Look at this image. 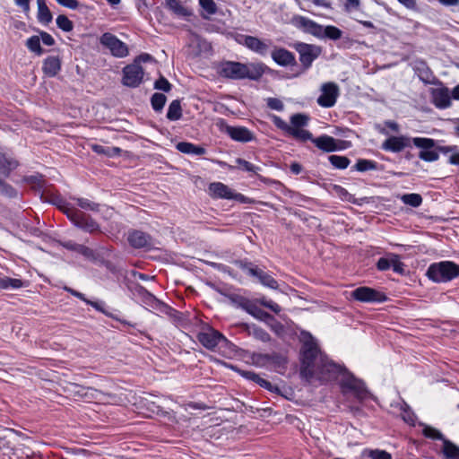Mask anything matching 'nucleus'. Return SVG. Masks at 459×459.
<instances>
[{
	"instance_id": "1",
	"label": "nucleus",
	"mask_w": 459,
	"mask_h": 459,
	"mask_svg": "<svg viewBox=\"0 0 459 459\" xmlns=\"http://www.w3.org/2000/svg\"><path fill=\"white\" fill-rule=\"evenodd\" d=\"M302 341L301 376L307 381L314 377L321 381H329L337 377L342 371V368L328 359L318 348L313 336L308 333H303Z\"/></svg>"
},
{
	"instance_id": "2",
	"label": "nucleus",
	"mask_w": 459,
	"mask_h": 459,
	"mask_svg": "<svg viewBox=\"0 0 459 459\" xmlns=\"http://www.w3.org/2000/svg\"><path fill=\"white\" fill-rule=\"evenodd\" d=\"M260 65L227 61L221 65L219 73L221 76L232 80H258L263 74Z\"/></svg>"
},
{
	"instance_id": "3",
	"label": "nucleus",
	"mask_w": 459,
	"mask_h": 459,
	"mask_svg": "<svg viewBox=\"0 0 459 459\" xmlns=\"http://www.w3.org/2000/svg\"><path fill=\"white\" fill-rule=\"evenodd\" d=\"M274 126L300 142H306L312 139V134L303 127L308 124L309 117L306 114H294L290 117V125L287 124L278 116L272 117Z\"/></svg>"
},
{
	"instance_id": "4",
	"label": "nucleus",
	"mask_w": 459,
	"mask_h": 459,
	"mask_svg": "<svg viewBox=\"0 0 459 459\" xmlns=\"http://www.w3.org/2000/svg\"><path fill=\"white\" fill-rule=\"evenodd\" d=\"M427 275L436 282H446L459 276V265L451 261L432 264Z\"/></svg>"
},
{
	"instance_id": "5",
	"label": "nucleus",
	"mask_w": 459,
	"mask_h": 459,
	"mask_svg": "<svg viewBox=\"0 0 459 459\" xmlns=\"http://www.w3.org/2000/svg\"><path fill=\"white\" fill-rule=\"evenodd\" d=\"M341 386L344 395H352L359 402L370 397V393L365 386V384L351 374L343 376Z\"/></svg>"
},
{
	"instance_id": "6",
	"label": "nucleus",
	"mask_w": 459,
	"mask_h": 459,
	"mask_svg": "<svg viewBox=\"0 0 459 459\" xmlns=\"http://www.w3.org/2000/svg\"><path fill=\"white\" fill-rule=\"evenodd\" d=\"M67 217L78 228L92 233L100 230L99 224L89 215L74 208H68L65 211Z\"/></svg>"
},
{
	"instance_id": "7",
	"label": "nucleus",
	"mask_w": 459,
	"mask_h": 459,
	"mask_svg": "<svg viewBox=\"0 0 459 459\" xmlns=\"http://www.w3.org/2000/svg\"><path fill=\"white\" fill-rule=\"evenodd\" d=\"M294 48L299 54V61L305 69L311 66L313 61L322 53V48L313 44L297 42Z\"/></svg>"
},
{
	"instance_id": "8",
	"label": "nucleus",
	"mask_w": 459,
	"mask_h": 459,
	"mask_svg": "<svg viewBox=\"0 0 459 459\" xmlns=\"http://www.w3.org/2000/svg\"><path fill=\"white\" fill-rule=\"evenodd\" d=\"M197 339L204 347L212 351L215 350L220 344L228 342L223 334L212 328H206L201 331L197 334Z\"/></svg>"
},
{
	"instance_id": "9",
	"label": "nucleus",
	"mask_w": 459,
	"mask_h": 459,
	"mask_svg": "<svg viewBox=\"0 0 459 459\" xmlns=\"http://www.w3.org/2000/svg\"><path fill=\"white\" fill-rule=\"evenodd\" d=\"M100 42L102 46L108 48L114 56L124 57L128 55L126 45L109 32L102 34Z\"/></svg>"
},
{
	"instance_id": "10",
	"label": "nucleus",
	"mask_w": 459,
	"mask_h": 459,
	"mask_svg": "<svg viewBox=\"0 0 459 459\" xmlns=\"http://www.w3.org/2000/svg\"><path fill=\"white\" fill-rule=\"evenodd\" d=\"M123 74V84L134 88L142 82L144 72L143 67L138 63L134 62L124 67Z\"/></svg>"
},
{
	"instance_id": "11",
	"label": "nucleus",
	"mask_w": 459,
	"mask_h": 459,
	"mask_svg": "<svg viewBox=\"0 0 459 459\" xmlns=\"http://www.w3.org/2000/svg\"><path fill=\"white\" fill-rule=\"evenodd\" d=\"M339 87L335 82H325L321 86V95L317 99L319 106L331 108L334 106L339 96Z\"/></svg>"
},
{
	"instance_id": "12",
	"label": "nucleus",
	"mask_w": 459,
	"mask_h": 459,
	"mask_svg": "<svg viewBox=\"0 0 459 459\" xmlns=\"http://www.w3.org/2000/svg\"><path fill=\"white\" fill-rule=\"evenodd\" d=\"M351 297L361 302H383L386 296L369 287H359L351 292Z\"/></svg>"
},
{
	"instance_id": "13",
	"label": "nucleus",
	"mask_w": 459,
	"mask_h": 459,
	"mask_svg": "<svg viewBox=\"0 0 459 459\" xmlns=\"http://www.w3.org/2000/svg\"><path fill=\"white\" fill-rule=\"evenodd\" d=\"M239 266L243 270H247L248 273L256 277L261 284L273 290L278 289V282L270 274L259 269L256 266H251L250 264L239 262Z\"/></svg>"
},
{
	"instance_id": "14",
	"label": "nucleus",
	"mask_w": 459,
	"mask_h": 459,
	"mask_svg": "<svg viewBox=\"0 0 459 459\" xmlns=\"http://www.w3.org/2000/svg\"><path fill=\"white\" fill-rule=\"evenodd\" d=\"M291 24L296 28L302 30L304 32L309 33L316 38L321 37V31H323L322 25L301 15L293 16L291 18Z\"/></svg>"
},
{
	"instance_id": "15",
	"label": "nucleus",
	"mask_w": 459,
	"mask_h": 459,
	"mask_svg": "<svg viewBox=\"0 0 459 459\" xmlns=\"http://www.w3.org/2000/svg\"><path fill=\"white\" fill-rule=\"evenodd\" d=\"M411 138L405 135L391 136L382 143L381 148L392 152H400L411 146Z\"/></svg>"
},
{
	"instance_id": "16",
	"label": "nucleus",
	"mask_w": 459,
	"mask_h": 459,
	"mask_svg": "<svg viewBox=\"0 0 459 459\" xmlns=\"http://www.w3.org/2000/svg\"><path fill=\"white\" fill-rule=\"evenodd\" d=\"M127 240L134 248L151 247L153 245L152 238L149 234L137 230L128 232Z\"/></svg>"
},
{
	"instance_id": "17",
	"label": "nucleus",
	"mask_w": 459,
	"mask_h": 459,
	"mask_svg": "<svg viewBox=\"0 0 459 459\" xmlns=\"http://www.w3.org/2000/svg\"><path fill=\"white\" fill-rule=\"evenodd\" d=\"M69 392L71 395H73L75 398H82L86 400H100V396L103 395V393L97 389H94L92 387L82 386L76 384H72L70 385Z\"/></svg>"
},
{
	"instance_id": "18",
	"label": "nucleus",
	"mask_w": 459,
	"mask_h": 459,
	"mask_svg": "<svg viewBox=\"0 0 459 459\" xmlns=\"http://www.w3.org/2000/svg\"><path fill=\"white\" fill-rule=\"evenodd\" d=\"M239 43L245 45L250 50H252L259 55H262V56L266 55V53L268 52V48H269L268 45L264 41L259 39L256 37H253V36H247V35L241 36L240 39H239Z\"/></svg>"
},
{
	"instance_id": "19",
	"label": "nucleus",
	"mask_w": 459,
	"mask_h": 459,
	"mask_svg": "<svg viewBox=\"0 0 459 459\" xmlns=\"http://www.w3.org/2000/svg\"><path fill=\"white\" fill-rule=\"evenodd\" d=\"M411 67L422 82L425 83L432 82L433 74L424 60L416 59L412 61Z\"/></svg>"
},
{
	"instance_id": "20",
	"label": "nucleus",
	"mask_w": 459,
	"mask_h": 459,
	"mask_svg": "<svg viewBox=\"0 0 459 459\" xmlns=\"http://www.w3.org/2000/svg\"><path fill=\"white\" fill-rule=\"evenodd\" d=\"M272 57L278 65L282 66L294 65L296 64L294 55L282 48H275L272 52Z\"/></svg>"
},
{
	"instance_id": "21",
	"label": "nucleus",
	"mask_w": 459,
	"mask_h": 459,
	"mask_svg": "<svg viewBox=\"0 0 459 459\" xmlns=\"http://www.w3.org/2000/svg\"><path fill=\"white\" fill-rule=\"evenodd\" d=\"M433 103L439 108H446L451 105V94L447 88H437L432 91Z\"/></svg>"
},
{
	"instance_id": "22",
	"label": "nucleus",
	"mask_w": 459,
	"mask_h": 459,
	"mask_svg": "<svg viewBox=\"0 0 459 459\" xmlns=\"http://www.w3.org/2000/svg\"><path fill=\"white\" fill-rule=\"evenodd\" d=\"M209 191L213 197L217 198L233 199L238 196L228 186L221 182L211 183Z\"/></svg>"
},
{
	"instance_id": "23",
	"label": "nucleus",
	"mask_w": 459,
	"mask_h": 459,
	"mask_svg": "<svg viewBox=\"0 0 459 459\" xmlns=\"http://www.w3.org/2000/svg\"><path fill=\"white\" fill-rule=\"evenodd\" d=\"M227 134L235 141L247 143L253 139V134L246 127L227 126Z\"/></svg>"
},
{
	"instance_id": "24",
	"label": "nucleus",
	"mask_w": 459,
	"mask_h": 459,
	"mask_svg": "<svg viewBox=\"0 0 459 459\" xmlns=\"http://www.w3.org/2000/svg\"><path fill=\"white\" fill-rule=\"evenodd\" d=\"M310 140L315 143V145L317 148L328 152L338 150V143L341 142L336 141L333 137L329 135H322L315 139L312 137V139Z\"/></svg>"
},
{
	"instance_id": "25",
	"label": "nucleus",
	"mask_w": 459,
	"mask_h": 459,
	"mask_svg": "<svg viewBox=\"0 0 459 459\" xmlns=\"http://www.w3.org/2000/svg\"><path fill=\"white\" fill-rule=\"evenodd\" d=\"M63 247L68 250L75 251L81 254L88 260L95 261L97 259L95 252L84 245L77 244L73 241H67L63 244Z\"/></svg>"
},
{
	"instance_id": "26",
	"label": "nucleus",
	"mask_w": 459,
	"mask_h": 459,
	"mask_svg": "<svg viewBox=\"0 0 459 459\" xmlns=\"http://www.w3.org/2000/svg\"><path fill=\"white\" fill-rule=\"evenodd\" d=\"M60 69L61 61L58 56H48L44 60L42 70L48 76H56Z\"/></svg>"
},
{
	"instance_id": "27",
	"label": "nucleus",
	"mask_w": 459,
	"mask_h": 459,
	"mask_svg": "<svg viewBox=\"0 0 459 459\" xmlns=\"http://www.w3.org/2000/svg\"><path fill=\"white\" fill-rule=\"evenodd\" d=\"M441 455L442 459H459V446L450 440H444Z\"/></svg>"
},
{
	"instance_id": "28",
	"label": "nucleus",
	"mask_w": 459,
	"mask_h": 459,
	"mask_svg": "<svg viewBox=\"0 0 459 459\" xmlns=\"http://www.w3.org/2000/svg\"><path fill=\"white\" fill-rule=\"evenodd\" d=\"M73 199L76 202V204L82 210L91 211L93 212H100L101 208L104 207V205H101L100 204L95 203L87 198L73 197Z\"/></svg>"
},
{
	"instance_id": "29",
	"label": "nucleus",
	"mask_w": 459,
	"mask_h": 459,
	"mask_svg": "<svg viewBox=\"0 0 459 459\" xmlns=\"http://www.w3.org/2000/svg\"><path fill=\"white\" fill-rule=\"evenodd\" d=\"M38 4V19L40 22L48 24L52 19V13L46 4L45 0H37Z\"/></svg>"
},
{
	"instance_id": "30",
	"label": "nucleus",
	"mask_w": 459,
	"mask_h": 459,
	"mask_svg": "<svg viewBox=\"0 0 459 459\" xmlns=\"http://www.w3.org/2000/svg\"><path fill=\"white\" fill-rule=\"evenodd\" d=\"M247 312L253 316L254 317L262 321L273 320V316L261 309L253 300L251 301V304Z\"/></svg>"
},
{
	"instance_id": "31",
	"label": "nucleus",
	"mask_w": 459,
	"mask_h": 459,
	"mask_svg": "<svg viewBox=\"0 0 459 459\" xmlns=\"http://www.w3.org/2000/svg\"><path fill=\"white\" fill-rule=\"evenodd\" d=\"M17 167V162L5 154L0 153V173L7 176L11 170Z\"/></svg>"
},
{
	"instance_id": "32",
	"label": "nucleus",
	"mask_w": 459,
	"mask_h": 459,
	"mask_svg": "<svg viewBox=\"0 0 459 459\" xmlns=\"http://www.w3.org/2000/svg\"><path fill=\"white\" fill-rule=\"evenodd\" d=\"M182 117V108L180 105V101L178 100H173L169 106L167 112V118L171 121H176L180 119Z\"/></svg>"
},
{
	"instance_id": "33",
	"label": "nucleus",
	"mask_w": 459,
	"mask_h": 459,
	"mask_svg": "<svg viewBox=\"0 0 459 459\" xmlns=\"http://www.w3.org/2000/svg\"><path fill=\"white\" fill-rule=\"evenodd\" d=\"M246 328L248 332L249 335H252L255 339L262 341L264 342H267L271 340L269 333L264 329L256 326V325H246Z\"/></svg>"
},
{
	"instance_id": "34",
	"label": "nucleus",
	"mask_w": 459,
	"mask_h": 459,
	"mask_svg": "<svg viewBox=\"0 0 459 459\" xmlns=\"http://www.w3.org/2000/svg\"><path fill=\"white\" fill-rule=\"evenodd\" d=\"M321 37L319 39L327 38L333 40L340 39L342 36V31L335 26L328 25L322 26Z\"/></svg>"
},
{
	"instance_id": "35",
	"label": "nucleus",
	"mask_w": 459,
	"mask_h": 459,
	"mask_svg": "<svg viewBox=\"0 0 459 459\" xmlns=\"http://www.w3.org/2000/svg\"><path fill=\"white\" fill-rule=\"evenodd\" d=\"M166 5L169 8L173 13L180 16H188L190 15V12L183 6L179 0H165Z\"/></svg>"
},
{
	"instance_id": "36",
	"label": "nucleus",
	"mask_w": 459,
	"mask_h": 459,
	"mask_svg": "<svg viewBox=\"0 0 459 459\" xmlns=\"http://www.w3.org/2000/svg\"><path fill=\"white\" fill-rule=\"evenodd\" d=\"M23 286V282L20 279H14L10 277L0 278V289H19Z\"/></svg>"
},
{
	"instance_id": "37",
	"label": "nucleus",
	"mask_w": 459,
	"mask_h": 459,
	"mask_svg": "<svg viewBox=\"0 0 459 459\" xmlns=\"http://www.w3.org/2000/svg\"><path fill=\"white\" fill-rule=\"evenodd\" d=\"M330 163L336 169H346L350 164V160L345 156L331 155L328 157Z\"/></svg>"
},
{
	"instance_id": "38",
	"label": "nucleus",
	"mask_w": 459,
	"mask_h": 459,
	"mask_svg": "<svg viewBox=\"0 0 459 459\" xmlns=\"http://www.w3.org/2000/svg\"><path fill=\"white\" fill-rule=\"evenodd\" d=\"M148 299H151V307L164 314H169L171 307L157 299L152 294H148Z\"/></svg>"
},
{
	"instance_id": "39",
	"label": "nucleus",
	"mask_w": 459,
	"mask_h": 459,
	"mask_svg": "<svg viewBox=\"0 0 459 459\" xmlns=\"http://www.w3.org/2000/svg\"><path fill=\"white\" fill-rule=\"evenodd\" d=\"M166 100L167 98L164 94L158 92L154 93L151 99L152 108L157 112H160L166 103Z\"/></svg>"
},
{
	"instance_id": "40",
	"label": "nucleus",
	"mask_w": 459,
	"mask_h": 459,
	"mask_svg": "<svg viewBox=\"0 0 459 459\" xmlns=\"http://www.w3.org/2000/svg\"><path fill=\"white\" fill-rule=\"evenodd\" d=\"M403 204L412 207H419L422 203V197L419 194H406L401 197Z\"/></svg>"
},
{
	"instance_id": "41",
	"label": "nucleus",
	"mask_w": 459,
	"mask_h": 459,
	"mask_svg": "<svg viewBox=\"0 0 459 459\" xmlns=\"http://www.w3.org/2000/svg\"><path fill=\"white\" fill-rule=\"evenodd\" d=\"M26 46L30 51L36 53L37 55H41L43 53V49L40 46V39L39 36H32L28 39Z\"/></svg>"
},
{
	"instance_id": "42",
	"label": "nucleus",
	"mask_w": 459,
	"mask_h": 459,
	"mask_svg": "<svg viewBox=\"0 0 459 459\" xmlns=\"http://www.w3.org/2000/svg\"><path fill=\"white\" fill-rule=\"evenodd\" d=\"M377 162H375L373 160H369L360 159L355 164V169L358 171H361V172L368 171V170H374V169H377Z\"/></svg>"
},
{
	"instance_id": "43",
	"label": "nucleus",
	"mask_w": 459,
	"mask_h": 459,
	"mask_svg": "<svg viewBox=\"0 0 459 459\" xmlns=\"http://www.w3.org/2000/svg\"><path fill=\"white\" fill-rule=\"evenodd\" d=\"M423 435L431 439L441 440L443 443L444 440H447L438 429L429 426L423 429Z\"/></svg>"
},
{
	"instance_id": "44",
	"label": "nucleus",
	"mask_w": 459,
	"mask_h": 459,
	"mask_svg": "<svg viewBox=\"0 0 459 459\" xmlns=\"http://www.w3.org/2000/svg\"><path fill=\"white\" fill-rule=\"evenodd\" d=\"M412 142L415 146L423 150L431 149L435 146V141L430 138L416 137L412 139Z\"/></svg>"
},
{
	"instance_id": "45",
	"label": "nucleus",
	"mask_w": 459,
	"mask_h": 459,
	"mask_svg": "<svg viewBox=\"0 0 459 459\" xmlns=\"http://www.w3.org/2000/svg\"><path fill=\"white\" fill-rule=\"evenodd\" d=\"M56 24L58 28L66 32L71 31L74 28L73 22L64 14L57 16Z\"/></svg>"
},
{
	"instance_id": "46",
	"label": "nucleus",
	"mask_w": 459,
	"mask_h": 459,
	"mask_svg": "<svg viewBox=\"0 0 459 459\" xmlns=\"http://www.w3.org/2000/svg\"><path fill=\"white\" fill-rule=\"evenodd\" d=\"M402 418L410 425L415 424L416 417L405 403L402 405Z\"/></svg>"
},
{
	"instance_id": "47",
	"label": "nucleus",
	"mask_w": 459,
	"mask_h": 459,
	"mask_svg": "<svg viewBox=\"0 0 459 459\" xmlns=\"http://www.w3.org/2000/svg\"><path fill=\"white\" fill-rule=\"evenodd\" d=\"M230 299L237 307L244 309L245 311H247L252 301L245 297L238 295L232 296Z\"/></svg>"
},
{
	"instance_id": "48",
	"label": "nucleus",
	"mask_w": 459,
	"mask_h": 459,
	"mask_svg": "<svg viewBox=\"0 0 459 459\" xmlns=\"http://www.w3.org/2000/svg\"><path fill=\"white\" fill-rule=\"evenodd\" d=\"M419 157L425 161H435L438 159L439 156L436 151L428 149L420 151Z\"/></svg>"
},
{
	"instance_id": "49",
	"label": "nucleus",
	"mask_w": 459,
	"mask_h": 459,
	"mask_svg": "<svg viewBox=\"0 0 459 459\" xmlns=\"http://www.w3.org/2000/svg\"><path fill=\"white\" fill-rule=\"evenodd\" d=\"M236 163L240 167L241 169L247 172L256 173L259 169V168L254 166L252 163L241 158H238L236 160Z\"/></svg>"
},
{
	"instance_id": "50",
	"label": "nucleus",
	"mask_w": 459,
	"mask_h": 459,
	"mask_svg": "<svg viewBox=\"0 0 459 459\" xmlns=\"http://www.w3.org/2000/svg\"><path fill=\"white\" fill-rule=\"evenodd\" d=\"M154 88L160 91H163L165 92H169L171 90V84L164 76H160L154 82Z\"/></svg>"
},
{
	"instance_id": "51",
	"label": "nucleus",
	"mask_w": 459,
	"mask_h": 459,
	"mask_svg": "<svg viewBox=\"0 0 459 459\" xmlns=\"http://www.w3.org/2000/svg\"><path fill=\"white\" fill-rule=\"evenodd\" d=\"M199 4L209 14H214L217 11V6L213 0H199Z\"/></svg>"
},
{
	"instance_id": "52",
	"label": "nucleus",
	"mask_w": 459,
	"mask_h": 459,
	"mask_svg": "<svg viewBox=\"0 0 459 459\" xmlns=\"http://www.w3.org/2000/svg\"><path fill=\"white\" fill-rule=\"evenodd\" d=\"M391 267L393 268V270L395 272V273H403V267H404V264L403 263H402L400 261V258H399V255H394V254H392V264H391Z\"/></svg>"
},
{
	"instance_id": "53",
	"label": "nucleus",
	"mask_w": 459,
	"mask_h": 459,
	"mask_svg": "<svg viewBox=\"0 0 459 459\" xmlns=\"http://www.w3.org/2000/svg\"><path fill=\"white\" fill-rule=\"evenodd\" d=\"M392 254L389 257H381L377 261V267L379 271H386L391 268Z\"/></svg>"
},
{
	"instance_id": "54",
	"label": "nucleus",
	"mask_w": 459,
	"mask_h": 459,
	"mask_svg": "<svg viewBox=\"0 0 459 459\" xmlns=\"http://www.w3.org/2000/svg\"><path fill=\"white\" fill-rule=\"evenodd\" d=\"M267 106L274 110L281 111L283 109L284 106L281 100L276 98H269L267 100Z\"/></svg>"
},
{
	"instance_id": "55",
	"label": "nucleus",
	"mask_w": 459,
	"mask_h": 459,
	"mask_svg": "<svg viewBox=\"0 0 459 459\" xmlns=\"http://www.w3.org/2000/svg\"><path fill=\"white\" fill-rule=\"evenodd\" d=\"M195 144L186 142H181L177 144V149L183 153L192 154Z\"/></svg>"
},
{
	"instance_id": "56",
	"label": "nucleus",
	"mask_w": 459,
	"mask_h": 459,
	"mask_svg": "<svg viewBox=\"0 0 459 459\" xmlns=\"http://www.w3.org/2000/svg\"><path fill=\"white\" fill-rule=\"evenodd\" d=\"M369 456L372 459H391V455L383 450H371Z\"/></svg>"
},
{
	"instance_id": "57",
	"label": "nucleus",
	"mask_w": 459,
	"mask_h": 459,
	"mask_svg": "<svg viewBox=\"0 0 459 459\" xmlns=\"http://www.w3.org/2000/svg\"><path fill=\"white\" fill-rule=\"evenodd\" d=\"M345 1L346 2L344 4V7H345L346 12L357 10V9H359V7L360 5V0H345Z\"/></svg>"
},
{
	"instance_id": "58",
	"label": "nucleus",
	"mask_w": 459,
	"mask_h": 459,
	"mask_svg": "<svg viewBox=\"0 0 459 459\" xmlns=\"http://www.w3.org/2000/svg\"><path fill=\"white\" fill-rule=\"evenodd\" d=\"M59 4L70 8L72 10H75L79 6V2L77 0H56Z\"/></svg>"
},
{
	"instance_id": "59",
	"label": "nucleus",
	"mask_w": 459,
	"mask_h": 459,
	"mask_svg": "<svg viewBox=\"0 0 459 459\" xmlns=\"http://www.w3.org/2000/svg\"><path fill=\"white\" fill-rule=\"evenodd\" d=\"M39 39H41L42 42L47 46H53L55 44L54 38L48 32L41 31Z\"/></svg>"
},
{
	"instance_id": "60",
	"label": "nucleus",
	"mask_w": 459,
	"mask_h": 459,
	"mask_svg": "<svg viewBox=\"0 0 459 459\" xmlns=\"http://www.w3.org/2000/svg\"><path fill=\"white\" fill-rule=\"evenodd\" d=\"M14 3L22 8L24 13H28L30 11V0H13Z\"/></svg>"
},
{
	"instance_id": "61",
	"label": "nucleus",
	"mask_w": 459,
	"mask_h": 459,
	"mask_svg": "<svg viewBox=\"0 0 459 459\" xmlns=\"http://www.w3.org/2000/svg\"><path fill=\"white\" fill-rule=\"evenodd\" d=\"M401 4L411 10H416L417 3L416 0H397Z\"/></svg>"
},
{
	"instance_id": "62",
	"label": "nucleus",
	"mask_w": 459,
	"mask_h": 459,
	"mask_svg": "<svg viewBox=\"0 0 459 459\" xmlns=\"http://www.w3.org/2000/svg\"><path fill=\"white\" fill-rule=\"evenodd\" d=\"M65 290L68 291L69 293H71L73 296L83 300L85 302V300H87V299L84 297V295L72 288H69V287H65L64 288Z\"/></svg>"
},
{
	"instance_id": "63",
	"label": "nucleus",
	"mask_w": 459,
	"mask_h": 459,
	"mask_svg": "<svg viewBox=\"0 0 459 459\" xmlns=\"http://www.w3.org/2000/svg\"><path fill=\"white\" fill-rule=\"evenodd\" d=\"M91 149L94 152L98 153V154H104V155H107V149L108 147H104L102 145H99V144H92L91 145Z\"/></svg>"
},
{
	"instance_id": "64",
	"label": "nucleus",
	"mask_w": 459,
	"mask_h": 459,
	"mask_svg": "<svg viewBox=\"0 0 459 459\" xmlns=\"http://www.w3.org/2000/svg\"><path fill=\"white\" fill-rule=\"evenodd\" d=\"M290 171L295 175L299 174L302 170L301 165L297 162L291 163L290 166Z\"/></svg>"
}]
</instances>
